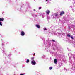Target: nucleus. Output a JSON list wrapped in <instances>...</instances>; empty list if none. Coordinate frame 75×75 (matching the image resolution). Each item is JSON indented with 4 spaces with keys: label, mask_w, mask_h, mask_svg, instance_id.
<instances>
[{
    "label": "nucleus",
    "mask_w": 75,
    "mask_h": 75,
    "mask_svg": "<svg viewBox=\"0 0 75 75\" xmlns=\"http://www.w3.org/2000/svg\"><path fill=\"white\" fill-rule=\"evenodd\" d=\"M31 63L33 65H35L36 64V62L35 60H33L31 62Z\"/></svg>",
    "instance_id": "nucleus-1"
},
{
    "label": "nucleus",
    "mask_w": 75,
    "mask_h": 75,
    "mask_svg": "<svg viewBox=\"0 0 75 75\" xmlns=\"http://www.w3.org/2000/svg\"><path fill=\"white\" fill-rule=\"evenodd\" d=\"M21 35L22 36H24L25 35V33L23 31H22L21 33Z\"/></svg>",
    "instance_id": "nucleus-2"
},
{
    "label": "nucleus",
    "mask_w": 75,
    "mask_h": 75,
    "mask_svg": "<svg viewBox=\"0 0 75 75\" xmlns=\"http://www.w3.org/2000/svg\"><path fill=\"white\" fill-rule=\"evenodd\" d=\"M65 14V12L64 11H62L60 12V16H62L63 14Z\"/></svg>",
    "instance_id": "nucleus-3"
},
{
    "label": "nucleus",
    "mask_w": 75,
    "mask_h": 75,
    "mask_svg": "<svg viewBox=\"0 0 75 75\" xmlns=\"http://www.w3.org/2000/svg\"><path fill=\"white\" fill-rule=\"evenodd\" d=\"M46 13L47 14H50V10H47L46 11Z\"/></svg>",
    "instance_id": "nucleus-4"
},
{
    "label": "nucleus",
    "mask_w": 75,
    "mask_h": 75,
    "mask_svg": "<svg viewBox=\"0 0 75 75\" xmlns=\"http://www.w3.org/2000/svg\"><path fill=\"white\" fill-rule=\"evenodd\" d=\"M36 27H37L38 28H40V25H39L37 24L36 25Z\"/></svg>",
    "instance_id": "nucleus-5"
},
{
    "label": "nucleus",
    "mask_w": 75,
    "mask_h": 75,
    "mask_svg": "<svg viewBox=\"0 0 75 75\" xmlns=\"http://www.w3.org/2000/svg\"><path fill=\"white\" fill-rule=\"evenodd\" d=\"M54 62L55 64H57V59H55L54 60Z\"/></svg>",
    "instance_id": "nucleus-6"
},
{
    "label": "nucleus",
    "mask_w": 75,
    "mask_h": 75,
    "mask_svg": "<svg viewBox=\"0 0 75 75\" xmlns=\"http://www.w3.org/2000/svg\"><path fill=\"white\" fill-rule=\"evenodd\" d=\"M4 20V18H0V22L3 21Z\"/></svg>",
    "instance_id": "nucleus-7"
},
{
    "label": "nucleus",
    "mask_w": 75,
    "mask_h": 75,
    "mask_svg": "<svg viewBox=\"0 0 75 75\" xmlns=\"http://www.w3.org/2000/svg\"><path fill=\"white\" fill-rule=\"evenodd\" d=\"M31 59L32 60V61H34V57H33L31 58Z\"/></svg>",
    "instance_id": "nucleus-8"
},
{
    "label": "nucleus",
    "mask_w": 75,
    "mask_h": 75,
    "mask_svg": "<svg viewBox=\"0 0 75 75\" xmlns=\"http://www.w3.org/2000/svg\"><path fill=\"white\" fill-rule=\"evenodd\" d=\"M26 62V63H28V62H29V60L28 59H27Z\"/></svg>",
    "instance_id": "nucleus-9"
},
{
    "label": "nucleus",
    "mask_w": 75,
    "mask_h": 75,
    "mask_svg": "<svg viewBox=\"0 0 75 75\" xmlns=\"http://www.w3.org/2000/svg\"><path fill=\"white\" fill-rule=\"evenodd\" d=\"M52 69V67H49V69L50 70H51V69Z\"/></svg>",
    "instance_id": "nucleus-10"
},
{
    "label": "nucleus",
    "mask_w": 75,
    "mask_h": 75,
    "mask_svg": "<svg viewBox=\"0 0 75 75\" xmlns=\"http://www.w3.org/2000/svg\"><path fill=\"white\" fill-rule=\"evenodd\" d=\"M67 37H71V35H69V34H67Z\"/></svg>",
    "instance_id": "nucleus-11"
},
{
    "label": "nucleus",
    "mask_w": 75,
    "mask_h": 75,
    "mask_svg": "<svg viewBox=\"0 0 75 75\" xmlns=\"http://www.w3.org/2000/svg\"><path fill=\"white\" fill-rule=\"evenodd\" d=\"M58 14L55 13V16L57 17V16H58Z\"/></svg>",
    "instance_id": "nucleus-12"
},
{
    "label": "nucleus",
    "mask_w": 75,
    "mask_h": 75,
    "mask_svg": "<svg viewBox=\"0 0 75 75\" xmlns=\"http://www.w3.org/2000/svg\"><path fill=\"white\" fill-rule=\"evenodd\" d=\"M0 25H1V26H2V25H3V24L1 23V22H0Z\"/></svg>",
    "instance_id": "nucleus-13"
},
{
    "label": "nucleus",
    "mask_w": 75,
    "mask_h": 75,
    "mask_svg": "<svg viewBox=\"0 0 75 75\" xmlns=\"http://www.w3.org/2000/svg\"><path fill=\"white\" fill-rule=\"evenodd\" d=\"M25 75V74L24 73L20 74V75Z\"/></svg>",
    "instance_id": "nucleus-14"
},
{
    "label": "nucleus",
    "mask_w": 75,
    "mask_h": 75,
    "mask_svg": "<svg viewBox=\"0 0 75 75\" xmlns=\"http://www.w3.org/2000/svg\"><path fill=\"white\" fill-rule=\"evenodd\" d=\"M71 38V39H72V40H74V38H73V37H72V36H71L70 37Z\"/></svg>",
    "instance_id": "nucleus-15"
},
{
    "label": "nucleus",
    "mask_w": 75,
    "mask_h": 75,
    "mask_svg": "<svg viewBox=\"0 0 75 75\" xmlns=\"http://www.w3.org/2000/svg\"><path fill=\"white\" fill-rule=\"evenodd\" d=\"M41 9V7H40L39 8V10H40V9Z\"/></svg>",
    "instance_id": "nucleus-16"
},
{
    "label": "nucleus",
    "mask_w": 75,
    "mask_h": 75,
    "mask_svg": "<svg viewBox=\"0 0 75 75\" xmlns=\"http://www.w3.org/2000/svg\"><path fill=\"white\" fill-rule=\"evenodd\" d=\"M44 30H47V29L46 28H45Z\"/></svg>",
    "instance_id": "nucleus-17"
},
{
    "label": "nucleus",
    "mask_w": 75,
    "mask_h": 75,
    "mask_svg": "<svg viewBox=\"0 0 75 75\" xmlns=\"http://www.w3.org/2000/svg\"><path fill=\"white\" fill-rule=\"evenodd\" d=\"M52 41H53V42H55V40H54L53 39L52 40Z\"/></svg>",
    "instance_id": "nucleus-18"
},
{
    "label": "nucleus",
    "mask_w": 75,
    "mask_h": 75,
    "mask_svg": "<svg viewBox=\"0 0 75 75\" xmlns=\"http://www.w3.org/2000/svg\"><path fill=\"white\" fill-rule=\"evenodd\" d=\"M34 55H35V54L34 53Z\"/></svg>",
    "instance_id": "nucleus-19"
},
{
    "label": "nucleus",
    "mask_w": 75,
    "mask_h": 75,
    "mask_svg": "<svg viewBox=\"0 0 75 75\" xmlns=\"http://www.w3.org/2000/svg\"><path fill=\"white\" fill-rule=\"evenodd\" d=\"M48 1V0H46V1Z\"/></svg>",
    "instance_id": "nucleus-20"
},
{
    "label": "nucleus",
    "mask_w": 75,
    "mask_h": 75,
    "mask_svg": "<svg viewBox=\"0 0 75 75\" xmlns=\"http://www.w3.org/2000/svg\"><path fill=\"white\" fill-rule=\"evenodd\" d=\"M34 11H35V9H34Z\"/></svg>",
    "instance_id": "nucleus-21"
},
{
    "label": "nucleus",
    "mask_w": 75,
    "mask_h": 75,
    "mask_svg": "<svg viewBox=\"0 0 75 75\" xmlns=\"http://www.w3.org/2000/svg\"><path fill=\"white\" fill-rule=\"evenodd\" d=\"M69 28L70 29V27H69Z\"/></svg>",
    "instance_id": "nucleus-22"
},
{
    "label": "nucleus",
    "mask_w": 75,
    "mask_h": 75,
    "mask_svg": "<svg viewBox=\"0 0 75 75\" xmlns=\"http://www.w3.org/2000/svg\"><path fill=\"white\" fill-rule=\"evenodd\" d=\"M2 14H3V13H2Z\"/></svg>",
    "instance_id": "nucleus-23"
}]
</instances>
